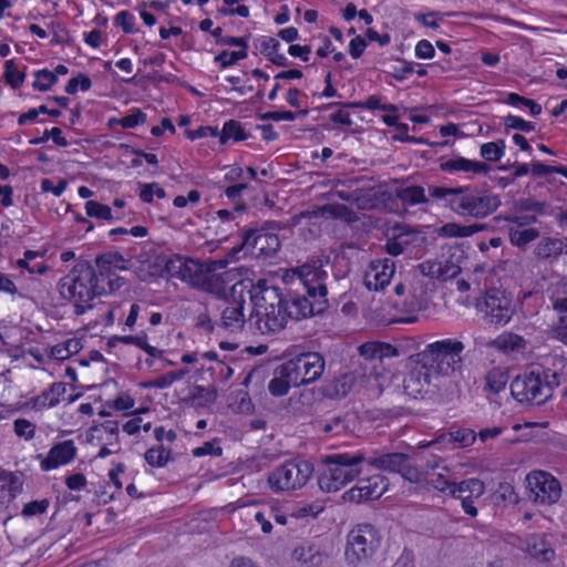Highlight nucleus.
<instances>
[{"label":"nucleus","instance_id":"obj_1","mask_svg":"<svg viewBox=\"0 0 567 567\" xmlns=\"http://www.w3.org/2000/svg\"><path fill=\"white\" fill-rule=\"evenodd\" d=\"M303 287L305 293L298 291L281 292L282 307L287 321L301 320L322 313L328 308V272L320 260L305 262L291 269Z\"/></svg>","mask_w":567,"mask_h":567},{"label":"nucleus","instance_id":"obj_2","mask_svg":"<svg viewBox=\"0 0 567 567\" xmlns=\"http://www.w3.org/2000/svg\"><path fill=\"white\" fill-rule=\"evenodd\" d=\"M429 196L442 203L454 214L462 217L483 219L498 209L502 202L498 195L480 190L471 186L427 187Z\"/></svg>","mask_w":567,"mask_h":567},{"label":"nucleus","instance_id":"obj_3","mask_svg":"<svg viewBox=\"0 0 567 567\" xmlns=\"http://www.w3.org/2000/svg\"><path fill=\"white\" fill-rule=\"evenodd\" d=\"M252 310L248 317V329L260 334L281 331L287 326L282 307L281 289L260 280L249 290Z\"/></svg>","mask_w":567,"mask_h":567},{"label":"nucleus","instance_id":"obj_4","mask_svg":"<svg viewBox=\"0 0 567 567\" xmlns=\"http://www.w3.org/2000/svg\"><path fill=\"white\" fill-rule=\"evenodd\" d=\"M101 278L95 269L85 260L78 261L70 274L58 284L61 297L71 302L74 313L82 316L93 308L95 297L106 293L100 285Z\"/></svg>","mask_w":567,"mask_h":567},{"label":"nucleus","instance_id":"obj_5","mask_svg":"<svg viewBox=\"0 0 567 567\" xmlns=\"http://www.w3.org/2000/svg\"><path fill=\"white\" fill-rule=\"evenodd\" d=\"M559 377L557 371L550 369H533L512 381V395L520 403L544 404L551 398L554 388L559 384Z\"/></svg>","mask_w":567,"mask_h":567},{"label":"nucleus","instance_id":"obj_6","mask_svg":"<svg viewBox=\"0 0 567 567\" xmlns=\"http://www.w3.org/2000/svg\"><path fill=\"white\" fill-rule=\"evenodd\" d=\"M464 348V343L456 339L439 340L416 354V363L427 367L435 377L450 375L462 368Z\"/></svg>","mask_w":567,"mask_h":567},{"label":"nucleus","instance_id":"obj_7","mask_svg":"<svg viewBox=\"0 0 567 567\" xmlns=\"http://www.w3.org/2000/svg\"><path fill=\"white\" fill-rule=\"evenodd\" d=\"M350 189H338L336 195L359 209H374L391 198V194L378 186L372 178L359 177L349 181Z\"/></svg>","mask_w":567,"mask_h":567},{"label":"nucleus","instance_id":"obj_8","mask_svg":"<svg viewBox=\"0 0 567 567\" xmlns=\"http://www.w3.org/2000/svg\"><path fill=\"white\" fill-rule=\"evenodd\" d=\"M313 473V465L306 460H290L276 467L268 476L272 492H289L301 488Z\"/></svg>","mask_w":567,"mask_h":567},{"label":"nucleus","instance_id":"obj_9","mask_svg":"<svg viewBox=\"0 0 567 567\" xmlns=\"http://www.w3.org/2000/svg\"><path fill=\"white\" fill-rule=\"evenodd\" d=\"M379 544L378 530L372 525H358L347 536L344 555L348 564L355 567L367 561L373 556Z\"/></svg>","mask_w":567,"mask_h":567},{"label":"nucleus","instance_id":"obj_10","mask_svg":"<svg viewBox=\"0 0 567 567\" xmlns=\"http://www.w3.org/2000/svg\"><path fill=\"white\" fill-rule=\"evenodd\" d=\"M284 373L292 382V386H301L316 382L324 371L326 361L319 352H306L286 361Z\"/></svg>","mask_w":567,"mask_h":567},{"label":"nucleus","instance_id":"obj_11","mask_svg":"<svg viewBox=\"0 0 567 567\" xmlns=\"http://www.w3.org/2000/svg\"><path fill=\"white\" fill-rule=\"evenodd\" d=\"M364 462L378 470L399 473L404 480L412 483L421 480V472L412 464L411 456L404 453L373 451L371 454L365 453Z\"/></svg>","mask_w":567,"mask_h":567},{"label":"nucleus","instance_id":"obj_12","mask_svg":"<svg viewBox=\"0 0 567 567\" xmlns=\"http://www.w3.org/2000/svg\"><path fill=\"white\" fill-rule=\"evenodd\" d=\"M477 307L495 324L507 323L514 313L511 299L499 289L487 290L483 302H477Z\"/></svg>","mask_w":567,"mask_h":567},{"label":"nucleus","instance_id":"obj_13","mask_svg":"<svg viewBox=\"0 0 567 567\" xmlns=\"http://www.w3.org/2000/svg\"><path fill=\"white\" fill-rule=\"evenodd\" d=\"M364 460H365V452L358 451L353 454L337 453V454L328 455L324 458V463L328 465V468L334 474V476L339 481H341V484L344 486L360 473V471L357 466L360 463L364 462Z\"/></svg>","mask_w":567,"mask_h":567},{"label":"nucleus","instance_id":"obj_14","mask_svg":"<svg viewBox=\"0 0 567 567\" xmlns=\"http://www.w3.org/2000/svg\"><path fill=\"white\" fill-rule=\"evenodd\" d=\"M280 245L278 235L250 229L245 233L241 247L258 257H272L279 250Z\"/></svg>","mask_w":567,"mask_h":567},{"label":"nucleus","instance_id":"obj_15","mask_svg":"<svg viewBox=\"0 0 567 567\" xmlns=\"http://www.w3.org/2000/svg\"><path fill=\"white\" fill-rule=\"evenodd\" d=\"M395 274L394 261L390 258H378L370 261L363 276V284L369 290H383Z\"/></svg>","mask_w":567,"mask_h":567},{"label":"nucleus","instance_id":"obj_16","mask_svg":"<svg viewBox=\"0 0 567 567\" xmlns=\"http://www.w3.org/2000/svg\"><path fill=\"white\" fill-rule=\"evenodd\" d=\"M204 264L182 256H174L165 264V271L172 278H177L195 288Z\"/></svg>","mask_w":567,"mask_h":567},{"label":"nucleus","instance_id":"obj_17","mask_svg":"<svg viewBox=\"0 0 567 567\" xmlns=\"http://www.w3.org/2000/svg\"><path fill=\"white\" fill-rule=\"evenodd\" d=\"M526 488L534 496H559L561 486L559 481L550 473L542 470L532 471L525 478Z\"/></svg>","mask_w":567,"mask_h":567},{"label":"nucleus","instance_id":"obj_18","mask_svg":"<svg viewBox=\"0 0 567 567\" xmlns=\"http://www.w3.org/2000/svg\"><path fill=\"white\" fill-rule=\"evenodd\" d=\"M516 540L514 545L537 560L548 563L555 557V550L544 535L529 534L525 537H516Z\"/></svg>","mask_w":567,"mask_h":567},{"label":"nucleus","instance_id":"obj_19","mask_svg":"<svg viewBox=\"0 0 567 567\" xmlns=\"http://www.w3.org/2000/svg\"><path fill=\"white\" fill-rule=\"evenodd\" d=\"M76 446L73 440H65L53 445L45 457H41V470L51 471L73 461L76 456Z\"/></svg>","mask_w":567,"mask_h":567},{"label":"nucleus","instance_id":"obj_20","mask_svg":"<svg viewBox=\"0 0 567 567\" xmlns=\"http://www.w3.org/2000/svg\"><path fill=\"white\" fill-rule=\"evenodd\" d=\"M435 374L424 364H417L410 371L403 381V388L408 395L417 398L427 392V386L432 383Z\"/></svg>","mask_w":567,"mask_h":567},{"label":"nucleus","instance_id":"obj_21","mask_svg":"<svg viewBox=\"0 0 567 567\" xmlns=\"http://www.w3.org/2000/svg\"><path fill=\"white\" fill-rule=\"evenodd\" d=\"M389 488V480L382 474L359 478L355 486L343 496H383Z\"/></svg>","mask_w":567,"mask_h":567},{"label":"nucleus","instance_id":"obj_22","mask_svg":"<svg viewBox=\"0 0 567 567\" xmlns=\"http://www.w3.org/2000/svg\"><path fill=\"white\" fill-rule=\"evenodd\" d=\"M0 291L10 293L13 299L18 298L37 301L44 291V286L41 280L31 279L25 291L19 290L16 284L7 275L0 272Z\"/></svg>","mask_w":567,"mask_h":567},{"label":"nucleus","instance_id":"obj_23","mask_svg":"<svg viewBox=\"0 0 567 567\" xmlns=\"http://www.w3.org/2000/svg\"><path fill=\"white\" fill-rule=\"evenodd\" d=\"M244 300H235L221 312V326L231 333H238L248 327V318L244 313Z\"/></svg>","mask_w":567,"mask_h":567},{"label":"nucleus","instance_id":"obj_24","mask_svg":"<svg viewBox=\"0 0 567 567\" xmlns=\"http://www.w3.org/2000/svg\"><path fill=\"white\" fill-rule=\"evenodd\" d=\"M225 276L226 274H217L203 267L194 289L212 293L217 298L226 297L227 281Z\"/></svg>","mask_w":567,"mask_h":567},{"label":"nucleus","instance_id":"obj_25","mask_svg":"<svg viewBox=\"0 0 567 567\" xmlns=\"http://www.w3.org/2000/svg\"><path fill=\"white\" fill-rule=\"evenodd\" d=\"M443 172H464L478 175H486L491 166L484 162L471 161L462 156L447 159L441 164Z\"/></svg>","mask_w":567,"mask_h":567},{"label":"nucleus","instance_id":"obj_26","mask_svg":"<svg viewBox=\"0 0 567 567\" xmlns=\"http://www.w3.org/2000/svg\"><path fill=\"white\" fill-rule=\"evenodd\" d=\"M357 377L353 372H347L336 377L324 386V393L329 398L341 399L347 396L353 389Z\"/></svg>","mask_w":567,"mask_h":567},{"label":"nucleus","instance_id":"obj_27","mask_svg":"<svg viewBox=\"0 0 567 567\" xmlns=\"http://www.w3.org/2000/svg\"><path fill=\"white\" fill-rule=\"evenodd\" d=\"M256 48L260 53L277 66H287L288 59L284 53H279L280 42L271 37H260L256 41Z\"/></svg>","mask_w":567,"mask_h":567},{"label":"nucleus","instance_id":"obj_28","mask_svg":"<svg viewBox=\"0 0 567 567\" xmlns=\"http://www.w3.org/2000/svg\"><path fill=\"white\" fill-rule=\"evenodd\" d=\"M95 264L99 268V276L103 280L104 277L110 276L112 270H126V260L120 252H107L100 255L95 258Z\"/></svg>","mask_w":567,"mask_h":567},{"label":"nucleus","instance_id":"obj_29","mask_svg":"<svg viewBox=\"0 0 567 567\" xmlns=\"http://www.w3.org/2000/svg\"><path fill=\"white\" fill-rule=\"evenodd\" d=\"M540 231L534 227H519L508 225L509 243L519 249H525L530 243L539 238Z\"/></svg>","mask_w":567,"mask_h":567},{"label":"nucleus","instance_id":"obj_30","mask_svg":"<svg viewBox=\"0 0 567 567\" xmlns=\"http://www.w3.org/2000/svg\"><path fill=\"white\" fill-rule=\"evenodd\" d=\"M564 250V243L559 238L543 237L534 248V255L538 259H557Z\"/></svg>","mask_w":567,"mask_h":567},{"label":"nucleus","instance_id":"obj_31","mask_svg":"<svg viewBox=\"0 0 567 567\" xmlns=\"http://www.w3.org/2000/svg\"><path fill=\"white\" fill-rule=\"evenodd\" d=\"M475 437L476 436H475L474 431H472L470 429H461L455 432H451L449 434H442L440 437H437L434 441L420 443L417 445V449L419 450L426 449V447H430V446H432L436 443H440L442 441H445V440H447L450 443H457L458 447L468 446L472 443H474Z\"/></svg>","mask_w":567,"mask_h":567},{"label":"nucleus","instance_id":"obj_32","mask_svg":"<svg viewBox=\"0 0 567 567\" xmlns=\"http://www.w3.org/2000/svg\"><path fill=\"white\" fill-rule=\"evenodd\" d=\"M394 196L401 200L404 206H414L429 203V197L425 195V189L417 185L396 188Z\"/></svg>","mask_w":567,"mask_h":567},{"label":"nucleus","instance_id":"obj_33","mask_svg":"<svg viewBox=\"0 0 567 567\" xmlns=\"http://www.w3.org/2000/svg\"><path fill=\"white\" fill-rule=\"evenodd\" d=\"M292 558L309 566H318L321 563L320 548L311 542H303L292 551Z\"/></svg>","mask_w":567,"mask_h":567},{"label":"nucleus","instance_id":"obj_34","mask_svg":"<svg viewBox=\"0 0 567 567\" xmlns=\"http://www.w3.org/2000/svg\"><path fill=\"white\" fill-rule=\"evenodd\" d=\"M342 106V107H354V109H368V110H380L384 112H396L398 106L394 104H384L381 102V97L378 95H370L365 101L358 102H347V103H330L324 106V109L332 106Z\"/></svg>","mask_w":567,"mask_h":567},{"label":"nucleus","instance_id":"obj_35","mask_svg":"<svg viewBox=\"0 0 567 567\" xmlns=\"http://www.w3.org/2000/svg\"><path fill=\"white\" fill-rule=\"evenodd\" d=\"M316 430L327 436H338L348 430V424L342 415H333L330 419L317 420Z\"/></svg>","mask_w":567,"mask_h":567},{"label":"nucleus","instance_id":"obj_36","mask_svg":"<svg viewBox=\"0 0 567 567\" xmlns=\"http://www.w3.org/2000/svg\"><path fill=\"white\" fill-rule=\"evenodd\" d=\"M39 257H42V254L39 251L25 250L23 258L18 259L16 265L18 268L25 269L31 275H45L50 267L43 261L35 262L34 260Z\"/></svg>","mask_w":567,"mask_h":567},{"label":"nucleus","instance_id":"obj_37","mask_svg":"<svg viewBox=\"0 0 567 567\" xmlns=\"http://www.w3.org/2000/svg\"><path fill=\"white\" fill-rule=\"evenodd\" d=\"M66 386L63 382L53 383L48 390L43 391L34 400L35 405L40 408H51L58 404L65 394Z\"/></svg>","mask_w":567,"mask_h":567},{"label":"nucleus","instance_id":"obj_38","mask_svg":"<svg viewBox=\"0 0 567 567\" xmlns=\"http://www.w3.org/2000/svg\"><path fill=\"white\" fill-rule=\"evenodd\" d=\"M83 348L79 338H70L63 342L53 346L50 350V357L56 360H66L73 354L80 352Z\"/></svg>","mask_w":567,"mask_h":567},{"label":"nucleus","instance_id":"obj_39","mask_svg":"<svg viewBox=\"0 0 567 567\" xmlns=\"http://www.w3.org/2000/svg\"><path fill=\"white\" fill-rule=\"evenodd\" d=\"M554 308L559 311V318L553 328V337L567 344V297L557 299Z\"/></svg>","mask_w":567,"mask_h":567},{"label":"nucleus","instance_id":"obj_40","mask_svg":"<svg viewBox=\"0 0 567 567\" xmlns=\"http://www.w3.org/2000/svg\"><path fill=\"white\" fill-rule=\"evenodd\" d=\"M486 228L484 224L458 225L456 223H447L440 228V234L446 237H468Z\"/></svg>","mask_w":567,"mask_h":567},{"label":"nucleus","instance_id":"obj_41","mask_svg":"<svg viewBox=\"0 0 567 567\" xmlns=\"http://www.w3.org/2000/svg\"><path fill=\"white\" fill-rule=\"evenodd\" d=\"M217 136L219 137L220 144H226L229 140L239 142L248 138V134H246L240 122L235 120L227 121Z\"/></svg>","mask_w":567,"mask_h":567},{"label":"nucleus","instance_id":"obj_42","mask_svg":"<svg viewBox=\"0 0 567 567\" xmlns=\"http://www.w3.org/2000/svg\"><path fill=\"white\" fill-rule=\"evenodd\" d=\"M292 386V382L286 378L284 373V364L279 365L274 373V378L269 381L268 390L274 396L286 395Z\"/></svg>","mask_w":567,"mask_h":567},{"label":"nucleus","instance_id":"obj_43","mask_svg":"<svg viewBox=\"0 0 567 567\" xmlns=\"http://www.w3.org/2000/svg\"><path fill=\"white\" fill-rule=\"evenodd\" d=\"M0 489L8 492L10 496H16L23 491V482L20 474L0 472Z\"/></svg>","mask_w":567,"mask_h":567},{"label":"nucleus","instance_id":"obj_44","mask_svg":"<svg viewBox=\"0 0 567 567\" xmlns=\"http://www.w3.org/2000/svg\"><path fill=\"white\" fill-rule=\"evenodd\" d=\"M186 374V371H171L166 374L159 375L155 379L144 381L141 383V386L144 389L156 388V389H167L175 381L181 380Z\"/></svg>","mask_w":567,"mask_h":567},{"label":"nucleus","instance_id":"obj_45","mask_svg":"<svg viewBox=\"0 0 567 567\" xmlns=\"http://www.w3.org/2000/svg\"><path fill=\"white\" fill-rule=\"evenodd\" d=\"M507 384V375L501 370L494 369L485 377V390L497 394L505 389Z\"/></svg>","mask_w":567,"mask_h":567},{"label":"nucleus","instance_id":"obj_46","mask_svg":"<svg viewBox=\"0 0 567 567\" xmlns=\"http://www.w3.org/2000/svg\"><path fill=\"white\" fill-rule=\"evenodd\" d=\"M451 492L454 494L468 493L467 496H482L484 493V483L478 478H468L457 484H453Z\"/></svg>","mask_w":567,"mask_h":567},{"label":"nucleus","instance_id":"obj_47","mask_svg":"<svg viewBox=\"0 0 567 567\" xmlns=\"http://www.w3.org/2000/svg\"><path fill=\"white\" fill-rule=\"evenodd\" d=\"M549 205L546 202L537 200L534 197L520 198L515 203L517 212H533L539 215L547 214Z\"/></svg>","mask_w":567,"mask_h":567},{"label":"nucleus","instance_id":"obj_48","mask_svg":"<svg viewBox=\"0 0 567 567\" xmlns=\"http://www.w3.org/2000/svg\"><path fill=\"white\" fill-rule=\"evenodd\" d=\"M497 348L505 351H518L525 348V340L523 337L515 333L502 334L495 340Z\"/></svg>","mask_w":567,"mask_h":567},{"label":"nucleus","instance_id":"obj_49","mask_svg":"<svg viewBox=\"0 0 567 567\" xmlns=\"http://www.w3.org/2000/svg\"><path fill=\"white\" fill-rule=\"evenodd\" d=\"M169 455V450L165 449L163 445H158L145 452V461L151 466L162 467L168 462Z\"/></svg>","mask_w":567,"mask_h":567},{"label":"nucleus","instance_id":"obj_50","mask_svg":"<svg viewBox=\"0 0 567 567\" xmlns=\"http://www.w3.org/2000/svg\"><path fill=\"white\" fill-rule=\"evenodd\" d=\"M505 151V142L503 140H497L495 142H488L481 146V155L483 158L489 162L499 161Z\"/></svg>","mask_w":567,"mask_h":567},{"label":"nucleus","instance_id":"obj_51","mask_svg":"<svg viewBox=\"0 0 567 567\" xmlns=\"http://www.w3.org/2000/svg\"><path fill=\"white\" fill-rule=\"evenodd\" d=\"M35 80L32 83L33 89L45 92L52 87L58 81L56 73H52L47 69L38 70L34 73Z\"/></svg>","mask_w":567,"mask_h":567},{"label":"nucleus","instance_id":"obj_52","mask_svg":"<svg viewBox=\"0 0 567 567\" xmlns=\"http://www.w3.org/2000/svg\"><path fill=\"white\" fill-rule=\"evenodd\" d=\"M318 485L323 493H334L343 487L341 481L328 467L318 476Z\"/></svg>","mask_w":567,"mask_h":567},{"label":"nucleus","instance_id":"obj_53","mask_svg":"<svg viewBox=\"0 0 567 567\" xmlns=\"http://www.w3.org/2000/svg\"><path fill=\"white\" fill-rule=\"evenodd\" d=\"M85 212L90 217H94L103 220H112L113 215L111 208L107 205L101 204L96 200H87L85 203Z\"/></svg>","mask_w":567,"mask_h":567},{"label":"nucleus","instance_id":"obj_54","mask_svg":"<svg viewBox=\"0 0 567 567\" xmlns=\"http://www.w3.org/2000/svg\"><path fill=\"white\" fill-rule=\"evenodd\" d=\"M4 68V78L7 82L13 89H18L23 83L25 73L20 71L12 60L6 61Z\"/></svg>","mask_w":567,"mask_h":567},{"label":"nucleus","instance_id":"obj_55","mask_svg":"<svg viewBox=\"0 0 567 567\" xmlns=\"http://www.w3.org/2000/svg\"><path fill=\"white\" fill-rule=\"evenodd\" d=\"M247 55H248V52L245 50H239V51L224 50L215 56V62L219 63L220 68L225 69L230 65H234L239 60L246 59Z\"/></svg>","mask_w":567,"mask_h":567},{"label":"nucleus","instance_id":"obj_56","mask_svg":"<svg viewBox=\"0 0 567 567\" xmlns=\"http://www.w3.org/2000/svg\"><path fill=\"white\" fill-rule=\"evenodd\" d=\"M91 86V79L87 75L80 73L78 76H74L69 80L65 86V92L68 94H75L79 89L85 92L89 91Z\"/></svg>","mask_w":567,"mask_h":567},{"label":"nucleus","instance_id":"obj_57","mask_svg":"<svg viewBox=\"0 0 567 567\" xmlns=\"http://www.w3.org/2000/svg\"><path fill=\"white\" fill-rule=\"evenodd\" d=\"M154 196L162 199L166 196V192L157 183H151V184L143 185V188L140 194L141 200L144 203H152Z\"/></svg>","mask_w":567,"mask_h":567},{"label":"nucleus","instance_id":"obj_58","mask_svg":"<svg viewBox=\"0 0 567 567\" xmlns=\"http://www.w3.org/2000/svg\"><path fill=\"white\" fill-rule=\"evenodd\" d=\"M13 430L18 436L25 440L33 439L35 434V425L27 419H17L13 423Z\"/></svg>","mask_w":567,"mask_h":567},{"label":"nucleus","instance_id":"obj_59","mask_svg":"<svg viewBox=\"0 0 567 567\" xmlns=\"http://www.w3.org/2000/svg\"><path fill=\"white\" fill-rule=\"evenodd\" d=\"M146 122V114L140 110L135 109L132 114L126 115L118 120V124H121L124 128H133L137 125L144 124Z\"/></svg>","mask_w":567,"mask_h":567},{"label":"nucleus","instance_id":"obj_60","mask_svg":"<svg viewBox=\"0 0 567 567\" xmlns=\"http://www.w3.org/2000/svg\"><path fill=\"white\" fill-rule=\"evenodd\" d=\"M504 124L507 128L518 130L523 132H530L535 130V123L527 122L519 116L508 115L504 118Z\"/></svg>","mask_w":567,"mask_h":567},{"label":"nucleus","instance_id":"obj_61","mask_svg":"<svg viewBox=\"0 0 567 567\" xmlns=\"http://www.w3.org/2000/svg\"><path fill=\"white\" fill-rule=\"evenodd\" d=\"M195 457H202L205 455L220 456L223 449L217 444L216 441L205 442L202 446L195 447L192 451Z\"/></svg>","mask_w":567,"mask_h":567},{"label":"nucleus","instance_id":"obj_62","mask_svg":"<svg viewBox=\"0 0 567 567\" xmlns=\"http://www.w3.org/2000/svg\"><path fill=\"white\" fill-rule=\"evenodd\" d=\"M114 22L121 27L123 32L128 34L134 31L135 17L130 11H121L116 14Z\"/></svg>","mask_w":567,"mask_h":567},{"label":"nucleus","instance_id":"obj_63","mask_svg":"<svg viewBox=\"0 0 567 567\" xmlns=\"http://www.w3.org/2000/svg\"><path fill=\"white\" fill-rule=\"evenodd\" d=\"M49 506V502L47 498H42L41 501H32L24 505L22 509V515L24 516H34L38 514H42L47 511Z\"/></svg>","mask_w":567,"mask_h":567},{"label":"nucleus","instance_id":"obj_64","mask_svg":"<svg viewBox=\"0 0 567 567\" xmlns=\"http://www.w3.org/2000/svg\"><path fill=\"white\" fill-rule=\"evenodd\" d=\"M420 272L425 276L433 279H440V276H442L441 272V262H434L431 260H426L424 262H421L417 266Z\"/></svg>","mask_w":567,"mask_h":567}]
</instances>
